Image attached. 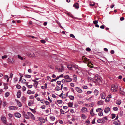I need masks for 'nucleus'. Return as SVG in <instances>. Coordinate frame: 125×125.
Returning <instances> with one entry per match:
<instances>
[{"mask_svg":"<svg viewBox=\"0 0 125 125\" xmlns=\"http://www.w3.org/2000/svg\"><path fill=\"white\" fill-rule=\"evenodd\" d=\"M74 76H75V77H74L73 78V80L75 82H76L77 81V77L76 76V75H73V76L74 77Z\"/></svg>","mask_w":125,"mask_h":125,"instance_id":"obj_33","label":"nucleus"},{"mask_svg":"<svg viewBox=\"0 0 125 125\" xmlns=\"http://www.w3.org/2000/svg\"><path fill=\"white\" fill-rule=\"evenodd\" d=\"M68 105L69 107H72L73 105V104L72 103L70 102L68 103Z\"/></svg>","mask_w":125,"mask_h":125,"instance_id":"obj_30","label":"nucleus"},{"mask_svg":"<svg viewBox=\"0 0 125 125\" xmlns=\"http://www.w3.org/2000/svg\"><path fill=\"white\" fill-rule=\"evenodd\" d=\"M41 103L43 104H44L45 102V101L44 99H42L40 100Z\"/></svg>","mask_w":125,"mask_h":125,"instance_id":"obj_48","label":"nucleus"},{"mask_svg":"<svg viewBox=\"0 0 125 125\" xmlns=\"http://www.w3.org/2000/svg\"><path fill=\"white\" fill-rule=\"evenodd\" d=\"M24 76L26 78H30L31 77V75L27 74L25 75Z\"/></svg>","mask_w":125,"mask_h":125,"instance_id":"obj_37","label":"nucleus"},{"mask_svg":"<svg viewBox=\"0 0 125 125\" xmlns=\"http://www.w3.org/2000/svg\"><path fill=\"white\" fill-rule=\"evenodd\" d=\"M73 6L77 9H78L79 7V5L77 2H76L74 4Z\"/></svg>","mask_w":125,"mask_h":125,"instance_id":"obj_17","label":"nucleus"},{"mask_svg":"<svg viewBox=\"0 0 125 125\" xmlns=\"http://www.w3.org/2000/svg\"><path fill=\"white\" fill-rule=\"evenodd\" d=\"M1 120L7 125H8L9 124L6 121V118L5 117L3 116H2L1 117Z\"/></svg>","mask_w":125,"mask_h":125,"instance_id":"obj_5","label":"nucleus"},{"mask_svg":"<svg viewBox=\"0 0 125 125\" xmlns=\"http://www.w3.org/2000/svg\"><path fill=\"white\" fill-rule=\"evenodd\" d=\"M27 114L29 117V119L31 118L32 120H35V118L34 115L31 113L28 112Z\"/></svg>","mask_w":125,"mask_h":125,"instance_id":"obj_4","label":"nucleus"},{"mask_svg":"<svg viewBox=\"0 0 125 125\" xmlns=\"http://www.w3.org/2000/svg\"><path fill=\"white\" fill-rule=\"evenodd\" d=\"M32 86H33L32 85H28L27 87L28 88H32Z\"/></svg>","mask_w":125,"mask_h":125,"instance_id":"obj_58","label":"nucleus"},{"mask_svg":"<svg viewBox=\"0 0 125 125\" xmlns=\"http://www.w3.org/2000/svg\"><path fill=\"white\" fill-rule=\"evenodd\" d=\"M70 37L73 38H75L73 34H70Z\"/></svg>","mask_w":125,"mask_h":125,"instance_id":"obj_56","label":"nucleus"},{"mask_svg":"<svg viewBox=\"0 0 125 125\" xmlns=\"http://www.w3.org/2000/svg\"><path fill=\"white\" fill-rule=\"evenodd\" d=\"M27 93L29 94H32V92L31 90H28L27 92Z\"/></svg>","mask_w":125,"mask_h":125,"instance_id":"obj_45","label":"nucleus"},{"mask_svg":"<svg viewBox=\"0 0 125 125\" xmlns=\"http://www.w3.org/2000/svg\"><path fill=\"white\" fill-rule=\"evenodd\" d=\"M62 77V74H61V75H60L59 76V77H56V78H55V79H56V80L58 79L59 78V77Z\"/></svg>","mask_w":125,"mask_h":125,"instance_id":"obj_59","label":"nucleus"},{"mask_svg":"<svg viewBox=\"0 0 125 125\" xmlns=\"http://www.w3.org/2000/svg\"><path fill=\"white\" fill-rule=\"evenodd\" d=\"M69 97L71 100H73L74 99V96L72 95H69Z\"/></svg>","mask_w":125,"mask_h":125,"instance_id":"obj_26","label":"nucleus"},{"mask_svg":"<svg viewBox=\"0 0 125 125\" xmlns=\"http://www.w3.org/2000/svg\"><path fill=\"white\" fill-rule=\"evenodd\" d=\"M25 54V55L29 56L32 58H35L37 57V56H36V55L34 53L30 51H29L28 52H27Z\"/></svg>","mask_w":125,"mask_h":125,"instance_id":"obj_1","label":"nucleus"},{"mask_svg":"<svg viewBox=\"0 0 125 125\" xmlns=\"http://www.w3.org/2000/svg\"><path fill=\"white\" fill-rule=\"evenodd\" d=\"M14 115L16 117L20 118L21 116V115L18 113H16L14 114Z\"/></svg>","mask_w":125,"mask_h":125,"instance_id":"obj_10","label":"nucleus"},{"mask_svg":"<svg viewBox=\"0 0 125 125\" xmlns=\"http://www.w3.org/2000/svg\"><path fill=\"white\" fill-rule=\"evenodd\" d=\"M86 50L88 52H90L91 51V49L89 48H87L86 49Z\"/></svg>","mask_w":125,"mask_h":125,"instance_id":"obj_53","label":"nucleus"},{"mask_svg":"<svg viewBox=\"0 0 125 125\" xmlns=\"http://www.w3.org/2000/svg\"><path fill=\"white\" fill-rule=\"evenodd\" d=\"M81 116L83 120L86 119V116L84 114L81 115Z\"/></svg>","mask_w":125,"mask_h":125,"instance_id":"obj_16","label":"nucleus"},{"mask_svg":"<svg viewBox=\"0 0 125 125\" xmlns=\"http://www.w3.org/2000/svg\"><path fill=\"white\" fill-rule=\"evenodd\" d=\"M81 111L83 113H85L87 112V109L86 107H83L81 109Z\"/></svg>","mask_w":125,"mask_h":125,"instance_id":"obj_14","label":"nucleus"},{"mask_svg":"<svg viewBox=\"0 0 125 125\" xmlns=\"http://www.w3.org/2000/svg\"><path fill=\"white\" fill-rule=\"evenodd\" d=\"M110 100V99L109 98H106L105 99V101L107 102H109Z\"/></svg>","mask_w":125,"mask_h":125,"instance_id":"obj_50","label":"nucleus"},{"mask_svg":"<svg viewBox=\"0 0 125 125\" xmlns=\"http://www.w3.org/2000/svg\"><path fill=\"white\" fill-rule=\"evenodd\" d=\"M113 109L114 110L116 111L118 110V108L117 107H114L113 108Z\"/></svg>","mask_w":125,"mask_h":125,"instance_id":"obj_41","label":"nucleus"},{"mask_svg":"<svg viewBox=\"0 0 125 125\" xmlns=\"http://www.w3.org/2000/svg\"><path fill=\"white\" fill-rule=\"evenodd\" d=\"M8 61L9 63L13 64L14 63V60L13 58H9L8 59Z\"/></svg>","mask_w":125,"mask_h":125,"instance_id":"obj_6","label":"nucleus"},{"mask_svg":"<svg viewBox=\"0 0 125 125\" xmlns=\"http://www.w3.org/2000/svg\"><path fill=\"white\" fill-rule=\"evenodd\" d=\"M26 82V80L24 79H22V80L21 81V82L23 83H25Z\"/></svg>","mask_w":125,"mask_h":125,"instance_id":"obj_35","label":"nucleus"},{"mask_svg":"<svg viewBox=\"0 0 125 125\" xmlns=\"http://www.w3.org/2000/svg\"><path fill=\"white\" fill-rule=\"evenodd\" d=\"M121 103V101H117L116 103V104L118 105H120Z\"/></svg>","mask_w":125,"mask_h":125,"instance_id":"obj_39","label":"nucleus"},{"mask_svg":"<svg viewBox=\"0 0 125 125\" xmlns=\"http://www.w3.org/2000/svg\"><path fill=\"white\" fill-rule=\"evenodd\" d=\"M102 120H103L104 121V122L105 121H106L107 120V118H106V117H104L103 118H102Z\"/></svg>","mask_w":125,"mask_h":125,"instance_id":"obj_46","label":"nucleus"},{"mask_svg":"<svg viewBox=\"0 0 125 125\" xmlns=\"http://www.w3.org/2000/svg\"><path fill=\"white\" fill-rule=\"evenodd\" d=\"M9 108L10 110H17V109L18 108L16 106H9Z\"/></svg>","mask_w":125,"mask_h":125,"instance_id":"obj_8","label":"nucleus"},{"mask_svg":"<svg viewBox=\"0 0 125 125\" xmlns=\"http://www.w3.org/2000/svg\"><path fill=\"white\" fill-rule=\"evenodd\" d=\"M38 84V82L37 81L36 82H35L33 83V86H34L36 88L37 87V85Z\"/></svg>","mask_w":125,"mask_h":125,"instance_id":"obj_22","label":"nucleus"},{"mask_svg":"<svg viewBox=\"0 0 125 125\" xmlns=\"http://www.w3.org/2000/svg\"><path fill=\"white\" fill-rule=\"evenodd\" d=\"M90 121L88 120H87L86 121V123L88 124H89L90 123Z\"/></svg>","mask_w":125,"mask_h":125,"instance_id":"obj_64","label":"nucleus"},{"mask_svg":"<svg viewBox=\"0 0 125 125\" xmlns=\"http://www.w3.org/2000/svg\"><path fill=\"white\" fill-rule=\"evenodd\" d=\"M97 122L98 123H104V121L102 120V119H98L97 120Z\"/></svg>","mask_w":125,"mask_h":125,"instance_id":"obj_20","label":"nucleus"},{"mask_svg":"<svg viewBox=\"0 0 125 125\" xmlns=\"http://www.w3.org/2000/svg\"><path fill=\"white\" fill-rule=\"evenodd\" d=\"M67 67L68 68L69 70H72V65H67Z\"/></svg>","mask_w":125,"mask_h":125,"instance_id":"obj_21","label":"nucleus"},{"mask_svg":"<svg viewBox=\"0 0 125 125\" xmlns=\"http://www.w3.org/2000/svg\"><path fill=\"white\" fill-rule=\"evenodd\" d=\"M8 75H5L4 76L3 78L4 79H6L7 78H8Z\"/></svg>","mask_w":125,"mask_h":125,"instance_id":"obj_60","label":"nucleus"},{"mask_svg":"<svg viewBox=\"0 0 125 125\" xmlns=\"http://www.w3.org/2000/svg\"><path fill=\"white\" fill-rule=\"evenodd\" d=\"M63 75H64L63 78L65 79H67L66 80H64V79H63V81L64 80V81L67 82H70L72 80V79L69 78L70 77L69 75H63Z\"/></svg>","mask_w":125,"mask_h":125,"instance_id":"obj_3","label":"nucleus"},{"mask_svg":"<svg viewBox=\"0 0 125 125\" xmlns=\"http://www.w3.org/2000/svg\"><path fill=\"white\" fill-rule=\"evenodd\" d=\"M82 88L84 89H86L88 88L87 86L85 85L83 86Z\"/></svg>","mask_w":125,"mask_h":125,"instance_id":"obj_42","label":"nucleus"},{"mask_svg":"<svg viewBox=\"0 0 125 125\" xmlns=\"http://www.w3.org/2000/svg\"><path fill=\"white\" fill-rule=\"evenodd\" d=\"M57 102L59 104H61L62 103V101L61 100H58L57 101Z\"/></svg>","mask_w":125,"mask_h":125,"instance_id":"obj_36","label":"nucleus"},{"mask_svg":"<svg viewBox=\"0 0 125 125\" xmlns=\"http://www.w3.org/2000/svg\"><path fill=\"white\" fill-rule=\"evenodd\" d=\"M75 90L79 93H81L83 92V91L81 89H80L78 87H75Z\"/></svg>","mask_w":125,"mask_h":125,"instance_id":"obj_9","label":"nucleus"},{"mask_svg":"<svg viewBox=\"0 0 125 125\" xmlns=\"http://www.w3.org/2000/svg\"><path fill=\"white\" fill-rule=\"evenodd\" d=\"M41 42L43 43H44L46 42V41L44 40H42L40 41Z\"/></svg>","mask_w":125,"mask_h":125,"instance_id":"obj_52","label":"nucleus"},{"mask_svg":"<svg viewBox=\"0 0 125 125\" xmlns=\"http://www.w3.org/2000/svg\"><path fill=\"white\" fill-rule=\"evenodd\" d=\"M95 118H94L93 120L92 123V124H94L95 123Z\"/></svg>","mask_w":125,"mask_h":125,"instance_id":"obj_57","label":"nucleus"},{"mask_svg":"<svg viewBox=\"0 0 125 125\" xmlns=\"http://www.w3.org/2000/svg\"><path fill=\"white\" fill-rule=\"evenodd\" d=\"M112 118L113 119L115 117V114H112Z\"/></svg>","mask_w":125,"mask_h":125,"instance_id":"obj_47","label":"nucleus"},{"mask_svg":"<svg viewBox=\"0 0 125 125\" xmlns=\"http://www.w3.org/2000/svg\"><path fill=\"white\" fill-rule=\"evenodd\" d=\"M29 109L31 111H32V112L34 113H35L36 112V111L34 109H32L31 108H29Z\"/></svg>","mask_w":125,"mask_h":125,"instance_id":"obj_49","label":"nucleus"},{"mask_svg":"<svg viewBox=\"0 0 125 125\" xmlns=\"http://www.w3.org/2000/svg\"><path fill=\"white\" fill-rule=\"evenodd\" d=\"M8 115H9V116L10 117H13V115L11 114H8Z\"/></svg>","mask_w":125,"mask_h":125,"instance_id":"obj_61","label":"nucleus"},{"mask_svg":"<svg viewBox=\"0 0 125 125\" xmlns=\"http://www.w3.org/2000/svg\"><path fill=\"white\" fill-rule=\"evenodd\" d=\"M118 88L117 85H113L111 86V90L113 92H115L117 91Z\"/></svg>","mask_w":125,"mask_h":125,"instance_id":"obj_2","label":"nucleus"},{"mask_svg":"<svg viewBox=\"0 0 125 125\" xmlns=\"http://www.w3.org/2000/svg\"><path fill=\"white\" fill-rule=\"evenodd\" d=\"M18 57L19 59L21 60H25V57H22L20 55H18Z\"/></svg>","mask_w":125,"mask_h":125,"instance_id":"obj_19","label":"nucleus"},{"mask_svg":"<svg viewBox=\"0 0 125 125\" xmlns=\"http://www.w3.org/2000/svg\"><path fill=\"white\" fill-rule=\"evenodd\" d=\"M9 95L10 94L8 92H7L6 93H5V96L6 97H8L9 96Z\"/></svg>","mask_w":125,"mask_h":125,"instance_id":"obj_32","label":"nucleus"},{"mask_svg":"<svg viewBox=\"0 0 125 125\" xmlns=\"http://www.w3.org/2000/svg\"><path fill=\"white\" fill-rule=\"evenodd\" d=\"M16 87L18 89H20L21 88V86L19 84H17L16 85Z\"/></svg>","mask_w":125,"mask_h":125,"instance_id":"obj_38","label":"nucleus"},{"mask_svg":"<svg viewBox=\"0 0 125 125\" xmlns=\"http://www.w3.org/2000/svg\"><path fill=\"white\" fill-rule=\"evenodd\" d=\"M21 99L22 102H24L26 100V98L25 97L23 96L21 98Z\"/></svg>","mask_w":125,"mask_h":125,"instance_id":"obj_27","label":"nucleus"},{"mask_svg":"<svg viewBox=\"0 0 125 125\" xmlns=\"http://www.w3.org/2000/svg\"><path fill=\"white\" fill-rule=\"evenodd\" d=\"M23 115L25 118L28 119H29V117H28L27 113H26L25 112H24L23 113Z\"/></svg>","mask_w":125,"mask_h":125,"instance_id":"obj_13","label":"nucleus"},{"mask_svg":"<svg viewBox=\"0 0 125 125\" xmlns=\"http://www.w3.org/2000/svg\"><path fill=\"white\" fill-rule=\"evenodd\" d=\"M21 91L19 90V91L17 94V98H19L20 97L21 95Z\"/></svg>","mask_w":125,"mask_h":125,"instance_id":"obj_18","label":"nucleus"},{"mask_svg":"<svg viewBox=\"0 0 125 125\" xmlns=\"http://www.w3.org/2000/svg\"><path fill=\"white\" fill-rule=\"evenodd\" d=\"M14 82L15 83H16L18 81V78L16 77L14 78Z\"/></svg>","mask_w":125,"mask_h":125,"instance_id":"obj_34","label":"nucleus"},{"mask_svg":"<svg viewBox=\"0 0 125 125\" xmlns=\"http://www.w3.org/2000/svg\"><path fill=\"white\" fill-rule=\"evenodd\" d=\"M63 12L64 13H66V14H67L69 16H72L71 14V13L69 12H65V11H63Z\"/></svg>","mask_w":125,"mask_h":125,"instance_id":"obj_44","label":"nucleus"},{"mask_svg":"<svg viewBox=\"0 0 125 125\" xmlns=\"http://www.w3.org/2000/svg\"><path fill=\"white\" fill-rule=\"evenodd\" d=\"M103 102L102 101H99L98 102V104L99 105H101L102 104H103Z\"/></svg>","mask_w":125,"mask_h":125,"instance_id":"obj_28","label":"nucleus"},{"mask_svg":"<svg viewBox=\"0 0 125 125\" xmlns=\"http://www.w3.org/2000/svg\"><path fill=\"white\" fill-rule=\"evenodd\" d=\"M50 118V119L53 121H54L55 119V118L53 116L51 117Z\"/></svg>","mask_w":125,"mask_h":125,"instance_id":"obj_54","label":"nucleus"},{"mask_svg":"<svg viewBox=\"0 0 125 125\" xmlns=\"http://www.w3.org/2000/svg\"><path fill=\"white\" fill-rule=\"evenodd\" d=\"M93 23L94 24H97L98 23L97 21H93Z\"/></svg>","mask_w":125,"mask_h":125,"instance_id":"obj_62","label":"nucleus"},{"mask_svg":"<svg viewBox=\"0 0 125 125\" xmlns=\"http://www.w3.org/2000/svg\"><path fill=\"white\" fill-rule=\"evenodd\" d=\"M94 93L95 95L97 96L98 94L99 91L95 89L94 92Z\"/></svg>","mask_w":125,"mask_h":125,"instance_id":"obj_24","label":"nucleus"},{"mask_svg":"<svg viewBox=\"0 0 125 125\" xmlns=\"http://www.w3.org/2000/svg\"><path fill=\"white\" fill-rule=\"evenodd\" d=\"M110 111V108H109L108 107L105 108L104 110V112L105 113L107 114Z\"/></svg>","mask_w":125,"mask_h":125,"instance_id":"obj_15","label":"nucleus"},{"mask_svg":"<svg viewBox=\"0 0 125 125\" xmlns=\"http://www.w3.org/2000/svg\"><path fill=\"white\" fill-rule=\"evenodd\" d=\"M102 110V109L101 108H98L96 109V111L98 112H100Z\"/></svg>","mask_w":125,"mask_h":125,"instance_id":"obj_31","label":"nucleus"},{"mask_svg":"<svg viewBox=\"0 0 125 125\" xmlns=\"http://www.w3.org/2000/svg\"><path fill=\"white\" fill-rule=\"evenodd\" d=\"M7 57V56L6 55H4L2 56L1 58L2 59H4L6 58Z\"/></svg>","mask_w":125,"mask_h":125,"instance_id":"obj_51","label":"nucleus"},{"mask_svg":"<svg viewBox=\"0 0 125 125\" xmlns=\"http://www.w3.org/2000/svg\"><path fill=\"white\" fill-rule=\"evenodd\" d=\"M30 99H32L34 98V97L32 95H31L29 97Z\"/></svg>","mask_w":125,"mask_h":125,"instance_id":"obj_63","label":"nucleus"},{"mask_svg":"<svg viewBox=\"0 0 125 125\" xmlns=\"http://www.w3.org/2000/svg\"><path fill=\"white\" fill-rule=\"evenodd\" d=\"M22 89L23 91H24L26 90V88L25 86H23L22 88Z\"/></svg>","mask_w":125,"mask_h":125,"instance_id":"obj_55","label":"nucleus"},{"mask_svg":"<svg viewBox=\"0 0 125 125\" xmlns=\"http://www.w3.org/2000/svg\"><path fill=\"white\" fill-rule=\"evenodd\" d=\"M15 101L16 102L17 104L19 107H20L22 106V105L21 104L19 100L15 99Z\"/></svg>","mask_w":125,"mask_h":125,"instance_id":"obj_11","label":"nucleus"},{"mask_svg":"<svg viewBox=\"0 0 125 125\" xmlns=\"http://www.w3.org/2000/svg\"><path fill=\"white\" fill-rule=\"evenodd\" d=\"M69 110L71 113H73L74 112V110L72 109H70Z\"/></svg>","mask_w":125,"mask_h":125,"instance_id":"obj_40","label":"nucleus"},{"mask_svg":"<svg viewBox=\"0 0 125 125\" xmlns=\"http://www.w3.org/2000/svg\"><path fill=\"white\" fill-rule=\"evenodd\" d=\"M113 123L114 124L116 125H119L120 124L119 121L116 119H115L113 122Z\"/></svg>","mask_w":125,"mask_h":125,"instance_id":"obj_12","label":"nucleus"},{"mask_svg":"<svg viewBox=\"0 0 125 125\" xmlns=\"http://www.w3.org/2000/svg\"><path fill=\"white\" fill-rule=\"evenodd\" d=\"M90 114L92 115H94V114L93 113V109H92L90 110Z\"/></svg>","mask_w":125,"mask_h":125,"instance_id":"obj_29","label":"nucleus"},{"mask_svg":"<svg viewBox=\"0 0 125 125\" xmlns=\"http://www.w3.org/2000/svg\"><path fill=\"white\" fill-rule=\"evenodd\" d=\"M77 68V66L76 65H72V70H73Z\"/></svg>","mask_w":125,"mask_h":125,"instance_id":"obj_25","label":"nucleus"},{"mask_svg":"<svg viewBox=\"0 0 125 125\" xmlns=\"http://www.w3.org/2000/svg\"><path fill=\"white\" fill-rule=\"evenodd\" d=\"M99 112V113H98V115L100 116H102L103 115L102 112V111H100V112Z\"/></svg>","mask_w":125,"mask_h":125,"instance_id":"obj_43","label":"nucleus"},{"mask_svg":"<svg viewBox=\"0 0 125 125\" xmlns=\"http://www.w3.org/2000/svg\"><path fill=\"white\" fill-rule=\"evenodd\" d=\"M105 95L104 93H102L101 94V98L102 99H105Z\"/></svg>","mask_w":125,"mask_h":125,"instance_id":"obj_23","label":"nucleus"},{"mask_svg":"<svg viewBox=\"0 0 125 125\" xmlns=\"http://www.w3.org/2000/svg\"><path fill=\"white\" fill-rule=\"evenodd\" d=\"M94 78L95 79V82H96L100 80V77L99 76L98 74H96L95 75Z\"/></svg>","mask_w":125,"mask_h":125,"instance_id":"obj_7","label":"nucleus"}]
</instances>
